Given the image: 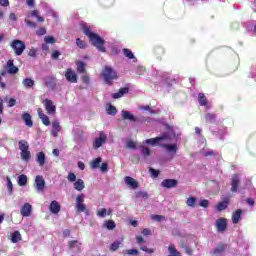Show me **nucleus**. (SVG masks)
Returning <instances> with one entry per match:
<instances>
[{"label": "nucleus", "instance_id": "nucleus-29", "mask_svg": "<svg viewBox=\"0 0 256 256\" xmlns=\"http://www.w3.org/2000/svg\"><path fill=\"white\" fill-rule=\"evenodd\" d=\"M8 73L9 75H15L19 72V68L13 64V60L7 61Z\"/></svg>", "mask_w": 256, "mask_h": 256}, {"label": "nucleus", "instance_id": "nucleus-24", "mask_svg": "<svg viewBox=\"0 0 256 256\" xmlns=\"http://www.w3.org/2000/svg\"><path fill=\"white\" fill-rule=\"evenodd\" d=\"M27 19H31L32 17H35L39 23H43L45 19L39 15V10H33L26 14Z\"/></svg>", "mask_w": 256, "mask_h": 256}, {"label": "nucleus", "instance_id": "nucleus-1", "mask_svg": "<svg viewBox=\"0 0 256 256\" xmlns=\"http://www.w3.org/2000/svg\"><path fill=\"white\" fill-rule=\"evenodd\" d=\"M168 132L162 134L161 136H158L156 138H150L146 139L143 143L144 145H151L152 147H155L157 145H160L161 143H173L175 141H178L179 139V134L175 133V130H173V127L167 126Z\"/></svg>", "mask_w": 256, "mask_h": 256}, {"label": "nucleus", "instance_id": "nucleus-6", "mask_svg": "<svg viewBox=\"0 0 256 256\" xmlns=\"http://www.w3.org/2000/svg\"><path fill=\"white\" fill-rule=\"evenodd\" d=\"M42 105H44L48 115H55V113L57 112V106L53 104L52 100L46 98L42 101Z\"/></svg>", "mask_w": 256, "mask_h": 256}, {"label": "nucleus", "instance_id": "nucleus-30", "mask_svg": "<svg viewBox=\"0 0 256 256\" xmlns=\"http://www.w3.org/2000/svg\"><path fill=\"white\" fill-rule=\"evenodd\" d=\"M168 256H182L181 252L177 250L175 244H170L168 246Z\"/></svg>", "mask_w": 256, "mask_h": 256}, {"label": "nucleus", "instance_id": "nucleus-19", "mask_svg": "<svg viewBox=\"0 0 256 256\" xmlns=\"http://www.w3.org/2000/svg\"><path fill=\"white\" fill-rule=\"evenodd\" d=\"M113 213V209L109 208V209H106V208H100L96 211V215L97 217H99L100 219H105V216L106 215H112Z\"/></svg>", "mask_w": 256, "mask_h": 256}, {"label": "nucleus", "instance_id": "nucleus-20", "mask_svg": "<svg viewBox=\"0 0 256 256\" xmlns=\"http://www.w3.org/2000/svg\"><path fill=\"white\" fill-rule=\"evenodd\" d=\"M49 211L52 212L53 215H58V213L61 211V205L56 200H53L50 203Z\"/></svg>", "mask_w": 256, "mask_h": 256}, {"label": "nucleus", "instance_id": "nucleus-27", "mask_svg": "<svg viewBox=\"0 0 256 256\" xmlns=\"http://www.w3.org/2000/svg\"><path fill=\"white\" fill-rule=\"evenodd\" d=\"M59 131H61V125L59 124V121L55 120L52 122V137H57V135H59Z\"/></svg>", "mask_w": 256, "mask_h": 256}, {"label": "nucleus", "instance_id": "nucleus-54", "mask_svg": "<svg viewBox=\"0 0 256 256\" xmlns=\"http://www.w3.org/2000/svg\"><path fill=\"white\" fill-rule=\"evenodd\" d=\"M125 253L127 255H139V250H137V249H128V250H125Z\"/></svg>", "mask_w": 256, "mask_h": 256}, {"label": "nucleus", "instance_id": "nucleus-43", "mask_svg": "<svg viewBox=\"0 0 256 256\" xmlns=\"http://www.w3.org/2000/svg\"><path fill=\"white\" fill-rule=\"evenodd\" d=\"M102 161L103 160L101 159V157L94 159L90 164L91 169H98V167H99V165H101Z\"/></svg>", "mask_w": 256, "mask_h": 256}, {"label": "nucleus", "instance_id": "nucleus-32", "mask_svg": "<svg viewBox=\"0 0 256 256\" xmlns=\"http://www.w3.org/2000/svg\"><path fill=\"white\" fill-rule=\"evenodd\" d=\"M129 93V88H121L118 92L112 94L113 99H121L123 95H127Z\"/></svg>", "mask_w": 256, "mask_h": 256}, {"label": "nucleus", "instance_id": "nucleus-41", "mask_svg": "<svg viewBox=\"0 0 256 256\" xmlns=\"http://www.w3.org/2000/svg\"><path fill=\"white\" fill-rule=\"evenodd\" d=\"M23 87L31 88L33 85H35V81L31 78H26L22 81Z\"/></svg>", "mask_w": 256, "mask_h": 256}, {"label": "nucleus", "instance_id": "nucleus-2", "mask_svg": "<svg viewBox=\"0 0 256 256\" xmlns=\"http://www.w3.org/2000/svg\"><path fill=\"white\" fill-rule=\"evenodd\" d=\"M81 27L83 29V33L84 35H86V37H88L90 43L96 47V49L98 51H100L101 53H105L107 51V49L105 48V40L102 39L101 37H99V35L91 32V29H89V27L85 26V24H81Z\"/></svg>", "mask_w": 256, "mask_h": 256}, {"label": "nucleus", "instance_id": "nucleus-22", "mask_svg": "<svg viewBox=\"0 0 256 256\" xmlns=\"http://www.w3.org/2000/svg\"><path fill=\"white\" fill-rule=\"evenodd\" d=\"M38 117L39 119H41L43 125H45L46 127H49V125H51V122L49 121V116L43 113V110H41V108L38 109Z\"/></svg>", "mask_w": 256, "mask_h": 256}, {"label": "nucleus", "instance_id": "nucleus-52", "mask_svg": "<svg viewBox=\"0 0 256 256\" xmlns=\"http://www.w3.org/2000/svg\"><path fill=\"white\" fill-rule=\"evenodd\" d=\"M44 41L46 44H51L55 43V38L53 36H45Z\"/></svg>", "mask_w": 256, "mask_h": 256}, {"label": "nucleus", "instance_id": "nucleus-59", "mask_svg": "<svg viewBox=\"0 0 256 256\" xmlns=\"http://www.w3.org/2000/svg\"><path fill=\"white\" fill-rule=\"evenodd\" d=\"M24 21H25V23H26V25H27L28 27H32V28L37 27V24H36L35 22H31V21L29 20V18H26Z\"/></svg>", "mask_w": 256, "mask_h": 256}, {"label": "nucleus", "instance_id": "nucleus-8", "mask_svg": "<svg viewBox=\"0 0 256 256\" xmlns=\"http://www.w3.org/2000/svg\"><path fill=\"white\" fill-rule=\"evenodd\" d=\"M34 187L37 193H41L45 190V178L41 175H37L34 182Z\"/></svg>", "mask_w": 256, "mask_h": 256}, {"label": "nucleus", "instance_id": "nucleus-53", "mask_svg": "<svg viewBox=\"0 0 256 256\" xmlns=\"http://www.w3.org/2000/svg\"><path fill=\"white\" fill-rule=\"evenodd\" d=\"M136 197L142 198V199H147V197H149V195L147 194V192L139 191V192H136Z\"/></svg>", "mask_w": 256, "mask_h": 256}, {"label": "nucleus", "instance_id": "nucleus-17", "mask_svg": "<svg viewBox=\"0 0 256 256\" xmlns=\"http://www.w3.org/2000/svg\"><path fill=\"white\" fill-rule=\"evenodd\" d=\"M65 77L69 83H77V74L72 69L66 70Z\"/></svg>", "mask_w": 256, "mask_h": 256}, {"label": "nucleus", "instance_id": "nucleus-3", "mask_svg": "<svg viewBox=\"0 0 256 256\" xmlns=\"http://www.w3.org/2000/svg\"><path fill=\"white\" fill-rule=\"evenodd\" d=\"M101 77L106 85H113V81L119 79V74L113 67L106 65L102 68Z\"/></svg>", "mask_w": 256, "mask_h": 256}, {"label": "nucleus", "instance_id": "nucleus-40", "mask_svg": "<svg viewBox=\"0 0 256 256\" xmlns=\"http://www.w3.org/2000/svg\"><path fill=\"white\" fill-rule=\"evenodd\" d=\"M11 241L12 243H19L21 241V233L19 231H15L11 234Z\"/></svg>", "mask_w": 256, "mask_h": 256}, {"label": "nucleus", "instance_id": "nucleus-46", "mask_svg": "<svg viewBox=\"0 0 256 256\" xmlns=\"http://www.w3.org/2000/svg\"><path fill=\"white\" fill-rule=\"evenodd\" d=\"M195 203H197V199L195 197H190L186 201L187 206L192 208H195Z\"/></svg>", "mask_w": 256, "mask_h": 256}, {"label": "nucleus", "instance_id": "nucleus-12", "mask_svg": "<svg viewBox=\"0 0 256 256\" xmlns=\"http://www.w3.org/2000/svg\"><path fill=\"white\" fill-rule=\"evenodd\" d=\"M20 213L22 217H31V213H33V206L29 203H24L20 208Z\"/></svg>", "mask_w": 256, "mask_h": 256}, {"label": "nucleus", "instance_id": "nucleus-58", "mask_svg": "<svg viewBox=\"0 0 256 256\" xmlns=\"http://www.w3.org/2000/svg\"><path fill=\"white\" fill-rule=\"evenodd\" d=\"M141 251H144L145 253H155V250L153 248H147V246L140 247Z\"/></svg>", "mask_w": 256, "mask_h": 256}, {"label": "nucleus", "instance_id": "nucleus-61", "mask_svg": "<svg viewBox=\"0 0 256 256\" xmlns=\"http://www.w3.org/2000/svg\"><path fill=\"white\" fill-rule=\"evenodd\" d=\"M137 75H145V68L143 66H138Z\"/></svg>", "mask_w": 256, "mask_h": 256}, {"label": "nucleus", "instance_id": "nucleus-60", "mask_svg": "<svg viewBox=\"0 0 256 256\" xmlns=\"http://www.w3.org/2000/svg\"><path fill=\"white\" fill-rule=\"evenodd\" d=\"M199 205H200V207L207 208V207H209V200H201L199 202Z\"/></svg>", "mask_w": 256, "mask_h": 256}, {"label": "nucleus", "instance_id": "nucleus-33", "mask_svg": "<svg viewBox=\"0 0 256 256\" xmlns=\"http://www.w3.org/2000/svg\"><path fill=\"white\" fill-rule=\"evenodd\" d=\"M129 93V88H121L118 92L112 94L113 99H121L123 95H127Z\"/></svg>", "mask_w": 256, "mask_h": 256}, {"label": "nucleus", "instance_id": "nucleus-39", "mask_svg": "<svg viewBox=\"0 0 256 256\" xmlns=\"http://www.w3.org/2000/svg\"><path fill=\"white\" fill-rule=\"evenodd\" d=\"M122 244H123V238H121L120 240H116L110 246L111 251H117Z\"/></svg>", "mask_w": 256, "mask_h": 256}, {"label": "nucleus", "instance_id": "nucleus-16", "mask_svg": "<svg viewBox=\"0 0 256 256\" xmlns=\"http://www.w3.org/2000/svg\"><path fill=\"white\" fill-rule=\"evenodd\" d=\"M69 249H71V251H73V253H81L82 251V244L81 242L77 241V240H73L69 242Z\"/></svg>", "mask_w": 256, "mask_h": 256}, {"label": "nucleus", "instance_id": "nucleus-38", "mask_svg": "<svg viewBox=\"0 0 256 256\" xmlns=\"http://www.w3.org/2000/svg\"><path fill=\"white\" fill-rule=\"evenodd\" d=\"M103 227L105 229H108V231H113V229H115L116 225L113 220H106L103 224Z\"/></svg>", "mask_w": 256, "mask_h": 256}, {"label": "nucleus", "instance_id": "nucleus-4", "mask_svg": "<svg viewBox=\"0 0 256 256\" xmlns=\"http://www.w3.org/2000/svg\"><path fill=\"white\" fill-rule=\"evenodd\" d=\"M18 145L21 151L20 157L22 161H29V159H31V152L29 151V143L26 140H20L18 142Z\"/></svg>", "mask_w": 256, "mask_h": 256}, {"label": "nucleus", "instance_id": "nucleus-42", "mask_svg": "<svg viewBox=\"0 0 256 256\" xmlns=\"http://www.w3.org/2000/svg\"><path fill=\"white\" fill-rule=\"evenodd\" d=\"M18 185L20 187H25V185H27V175L22 174L18 177Z\"/></svg>", "mask_w": 256, "mask_h": 256}, {"label": "nucleus", "instance_id": "nucleus-14", "mask_svg": "<svg viewBox=\"0 0 256 256\" xmlns=\"http://www.w3.org/2000/svg\"><path fill=\"white\" fill-rule=\"evenodd\" d=\"M172 143L173 144H161V147H163L173 157L177 153V140Z\"/></svg>", "mask_w": 256, "mask_h": 256}, {"label": "nucleus", "instance_id": "nucleus-13", "mask_svg": "<svg viewBox=\"0 0 256 256\" xmlns=\"http://www.w3.org/2000/svg\"><path fill=\"white\" fill-rule=\"evenodd\" d=\"M44 83H45V86L48 89H50L51 91H53V89H55V87H57V80L53 76L45 77L44 78Z\"/></svg>", "mask_w": 256, "mask_h": 256}, {"label": "nucleus", "instance_id": "nucleus-64", "mask_svg": "<svg viewBox=\"0 0 256 256\" xmlns=\"http://www.w3.org/2000/svg\"><path fill=\"white\" fill-rule=\"evenodd\" d=\"M60 55H61V52H59L58 50H55L54 52H52V59H59Z\"/></svg>", "mask_w": 256, "mask_h": 256}, {"label": "nucleus", "instance_id": "nucleus-55", "mask_svg": "<svg viewBox=\"0 0 256 256\" xmlns=\"http://www.w3.org/2000/svg\"><path fill=\"white\" fill-rule=\"evenodd\" d=\"M47 33V29L45 28H39L37 31H36V35H38V37H42V35H45Z\"/></svg>", "mask_w": 256, "mask_h": 256}, {"label": "nucleus", "instance_id": "nucleus-51", "mask_svg": "<svg viewBox=\"0 0 256 256\" xmlns=\"http://www.w3.org/2000/svg\"><path fill=\"white\" fill-rule=\"evenodd\" d=\"M126 147L128 149H135L137 147V144L133 140H127L126 141Z\"/></svg>", "mask_w": 256, "mask_h": 256}, {"label": "nucleus", "instance_id": "nucleus-47", "mask_svg": "<svg viewBox=\"0 0 256 256\" xmlns=\"http://www.w3.org/2000/svg\"><path fill=\"white\" fill-rule=\"evenodd\" d=\"M67 179L70 183H75L77 181V175H75L73 172H69Z\"/></svg>", "mask_w": 256, "mask_h": 256}, {"label": "nucleus", "instance_id": "nucleus-18", "mask_svg": "<svg viewBox=\"0 0 256 256\" xmlns=\"http://www.w3.org/2000/svg\"><path fill=\"white\" fill-rule=\"evenodd\" d=\"M121 115L124 121H131L132 123H135L137 121V117H135V115H133V113H131L130 111L122 110Z\"/></svg>", "mask_w": 256, "mask_h": 256}, {"label": "nucleus", "instance_id": "nucleus-7", "mask_svg": "<svg viewBox=\"0 0 256 256\" xmlns=\"http://www.w3.org/2000/svg\"><path fill=\"white\" fill-rule=\"evenodd\" d=\"M83 203H85V194H79L76 197V209L78 213H83L86 211L87 207Z\"/></svg>", "mask_w": 256, "mask_h": 256}, {"label": "nucleus", "instance_id": "nucleus-63", "mask_svg": "<svg viewBox=\"0 0 256 256\" xmlns=\"http://www.w3.org/2000/svg\"><path fill=\"white\" fill-rule=\"evenodd\" d=\"M108 167H109V166L107 165V163H102L101 166H100V171H101L102 173H106Z\"/></svg>", "mask_w": 256, "mask_h": 256}, {"label": "nucleus", "instance_id": "nucleus-36", "mask_svg": "<svg viewBox=\"0 0 256 256\" xmlns=\"http://www.w3.org/2000/svg\"><path fill=\"white\" fill-rule=\"evenodd\" d=\"M36 162L40 167H43L45 165V153L44 152H39L36 155Z\"/></svg>", "mask_w": 256, "mask_h": 256}, {"label": "nucleus", "instance_id": "nucleus-37", "mask_svg": "<svg viewBox=\"0 0 256 256\" xmlns=\"http://www.w3.org/2000/svg\"><path fill=\"white\" fill-rule=\"evenodd\" d=\"M122 51L123 54L127 57V59H133V63H137V58L135 57V54H133L131 50L124 48Z\"/></svg>", "mask_w": 256, "mask_h": 256}, {"label": "nucleus", "instance_id": "nucleus-62", "mask_svg": "<svg viewBox=\"0 0 256 256\" xmlns=\"http://www.w3.org/2000/svg\"><path fill=\"white\" fill-rule=\"evenodd\" d=\"M139 109L141 111H149L150 113H155L149 106H140Z\"/></svg>", "mask_w": 256, "mask_h": 256}, {"label": "nucleus", "instance_id": "nucleus-49", "mask_svg": "<svg viewBox=\"0 0 256 256\" xmlns=\"http://www.w3.org/2000/svg\"><path fill=\"white\" fill-rule=\"evenodd\" d=\"M205 119L208 123H215V114L208 113L205 115Z\"/></svg>", "mask_w": 256, "mask_h": 256}, {"label": "nucleus", "instance_id": "nucleus-31", "mask_svg": "<svg viewBox=\"0 0 256 256\" xmlns=\"http://www.w3.org/2000/svg\"><path fill=\"white\" fill-rule=\"evenodd\" d=\"M223 253H225V246L220 245L216 247L213 251L210 252V255L212 256H223Z\"/></svg>", "mask_w": 256, "mask_h": 256}, {"label": "nucleus", "instance_id": "nucleus-23", "mask_svg": "<svg viewBox=\"0 0 256 256\" xmlns=\"http://www.w3.org/2000/svg\"><path fill=\"white\" fill-rule=\"evenodd\" d=\"M229 199H231V196H227L226 198L223 199L222 202L218 203L216 205L217 211H225V209L229 207Z\"/></svg>", "mask_w": 256, "mask_h": 256}, {"label": "nucleus", "instance_id": "nucleus-21", "mask_svg": "<svg viewBox=\"0 0 256 256\" xmlns=\"http://www.w3.org/2000/svg\"><path fill=\"white\" fill-rule=\"evenodd\" d=\"M161 185L165 189H173V187H177V180L175 179H165L162 181Z\"/></svg>", "mask_w": 256, "mask_h": 256}, {"label": "nucleus", "instance_id": "nucleus-56", "mask_svg": "<svg viewBox=\"0 0 256 256\" xmlns=\"http://www.w3.org/2000/svg\"><path fill=\"white\" fill-rule=\"evenodd\" d=\"M150 173H151V177H153L154 179H157V177H159V170L150 168Z\"/></svg>", "mask_w": 256, "mask_h": 256}, {"label": "nucleus", "instance_id": "nucleus-11", "mask_svg": "<svg viewBox=\"0 0 256 256\" xmlns=\"http://www.w3.org/2000/svg\"><path fill=\"white\" fill-rule=\"evenodd\" d=\"M239 181H241V174H234L232 176V181H231L232 193H237V191L239 189Z\"/></svg>", "mask_w": 256, "mask_h": 256}, {"label": "nucleus", "instance_id": "nucleus-26", "mask_svg": "<svg viewBox=\"0 0 256 256\" xmlns=\"http://www.w3.org/2000/svg\"><path fill=\"white\" fill-rule=\"evenodd\" d=\"M21 117L27 127H33V120L31 114L24 112L22 113Z\"/></svg>", "mask_w": 256, "mask_h": 256}, {"label": "nucleus", "instance_id": "nucleus-25", "mask_svg": "<svg viewBox=\"0 0 256 256\" xmlns=\"http://www.w3.org/2000/svg\"><path fill=\"white\" fill-rule=\"evenodd\" d=\"M199 105L201 107H205L206 109H211V104L207 101V97H205V94H199L198 96Z\"/></svg>", "mask_w": 256, "mask_h": 256}, {"label": "nucleus", "instance_id": "nucleus-48", "mask_svg": "<svg viewBox=\"0 0 256 256\" xmlns=\"http://www.w3.org/2000/svg\"><path fill=\"white\" fill-rule=\"evenodd\" d=\"M76 45L79 47V49H85V47H87V43L80 38L76 39Z\"/></svg>", "mask_w": 256, "mask_h": 256}, {"label": "nucleus", "instance_id": "nucleus-45", "mask_svg": "<svg viewBox=\"0 0 256 256\" xmlns=\"http://www.w3.org/2000/svg\"><path fill=\"white\" fill-rule=\"evenodd\" d=\"M78 73H83L85 71V63L83 61L76 62Z\"/></svg>", "mask_w": 256, "mask_h": 256}, {"label": "nucleus", "instance_id": "nucleus-34", "mask_svg": "<svg viewBox=\"0 0 256 256\" xmlns=\"http://www.w3.org/2000/svg\"><path fill=\"white\" fill-rule=\"evenodd\" d=\"M129 93V88H121L118 92L112 94L113 99H121L123 95H127Z\"/></svg>", "mask_w": 256, "mask_h": 256}, {"label": "nucleus", "instance_id": "nucleus-9", "mask_svg": "<svg viewBox=\"0 0 256 256\" xmlns=\"http://www.w3.org/2000/svg\"><path fill=\"white\" fill-rule=\"evenodd\" d=\"M106 141H107V135L105 134V132H100L99 137L94 139L93 141L94 149H99V147H103Z\"/></svg>", "mask_w": 256, "mask_h": 256}, {"label": "nucleus", "instance_id": "nucleus-50", "mask_svg": "<svg viewBox=\"0 0 256 256\" xmlns=\"http://www.w3.org/2000/svg\"><path fill=\"white\" fill-rule=\"evenodd\" d=\"M141 153L144 157H149L151 155V150L148 147H141Z\"/></svg>", "mask_w": 256, "mask_h": 256}, {"label": "nucleus", "instance_id": "nucleus-28", "mask_svg": "<svg viewBox=\"0 0 256 256\" xmlns=\"http://www.w3.org/2000/svg\"><path fill=\"white\" fill-rule=\"evenodd\" d=\"M241 215H243V210H241V209H238L235 212H233L232 223L234 225H237V223H239V221H241Z\"/></svg>", "mask_w": 256, "mask_h": 256}, {"label": "nucleus", "instance_id": "nucleus-44", "mask_svg": "<svg viewBox=\"0 0 256 256\" xmlns=\"http://www.w3.org/2000/svg\"><path fill=\"white\" fill-rule=\"evenodd\" d=\"M106 111H107L108 115H116L117 114V108L111 104L107 105Z\"/></svg>", "mask_w": 256, "mask_h": 256}, {"label": "nucleus", "instance_id": "nucleus-15", "mask_svg": "<svg viewBox=\"0 0 256 256\" xmlns=\"http://www.w3.org/2000/svg\"><path fill=\"white\" fill-rule=\"evenodd\" d=\"M124 183L130 188V189H137L139 187V182H137V180H135L133 177L131 176H126L124 178Z\"/></svg>", "mask_w": 256, "mask_h": 256}, {"label": "nucleus", "instance_id": "nucleus-35", "mask_svg": "<svg viewBox=\"0 0 256 256\" xmlns=\"http://www.w3.org/2000/svg\"><path fill=\"white\" fill-rule=\"evenodd\" d=\"M73 187L76 191H83V189H85V182L83 179H77V181L74 182Z\"/></svg>", "mask_w": 256, "mask_h": 256}, {"label": "nucleus", "instance_id": "nucleus-5", "mask_svg": "<svg viewBox=\"0 0 256 256\" xmlns=\"http://www.w3.org/2000/svg\"><path fill=\"white\" fill-rule=\"evenodd\" d=\"M11 49H13L15 55L21 56L26 49L25 42L21 40H13L10 43Z\"/></svg>", "mask_w": 256, "mask_h": 256}, {"label": "nucleus", "instance_id": "nucleus-57", "mask_svg": "<svg viewBox=\"0 0 256 256\" xmlns=\"http://www.w3.org/2000/svg\"><path fill=\"white\" fill-rule=\"evenodd\" d=\"M151 219L153 220V221H163V219H165V216H162V215H152L151 216Z\"/></svg>", "mask_w": 256, "mask_h": 256}, {"label": "nucleus", "instance_id": "nucleus-10", "mask_svg": "<svg viewBox=\"0 0 256 256\" xmlns=\"http://www.w3.org/2000/svg\"><path fill=\"white\" fill-rule=\"evenodd\" d=\"M215 227L218 233H225L227 231V220L226 218H219L215 222Z\"/></svg>", "mask_w": 256, "mask_h": 256}]
</instances>
